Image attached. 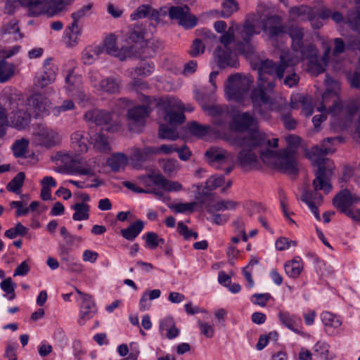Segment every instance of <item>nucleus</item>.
Instances as JSON below:
<instances>
[{
  "instance_id": "f257e3e1",
  "label": "nucleus",
  "mask_w": 360,
  "mask_h": 360,
  "mask_svg": "<svg viewBox=\"0 0 360 360\" xmlns=\"http://www.w3.org/2000/svg\"><path fill=\"white\" fill-rule=\"evenodd\" d=\"M261 30L267 34L269 39L275 41L282 38L285 34V26L282 19L277 15L264 17L257 9L255 13L246 16L242 25H232L229 30L220 37L222 49H231L234 42L235 51L248 55L253 51L252 39L255 35L260 34Z\"/></svg>"
},
{
  "instance_id": "f03ea898",
  "label": "nucleus",
  "mask_w": 360,
  "mask_h": 360,
  "mask_svg": "<svg viewBox=\"0 0 360 360\" xmlns=\"http://www.w3.org/2000/svg\"><path fill=\"white\" fill-rule=\"evenodd\" d=\"M294 65L290 64L288 59L285 61L281 60L280 64H276L269 59L259 60L254 64V68L258 71L259 81L257 88L252 91L250 97L253 108L259 114L263 115L262 112L257 108H261L262 105L271 111L277 112H283L288 108L286 101L283 98L279 97L276 99L271 98V93L275 86V83L270 77L281 79L284 76L285 70Z\"/></svg>"
},
{
  "instance_id": "7ed1b4c3",
  "label": "nucleus",
  "mask_w": 360,
  "mask_h": 360,
  "mask_svg": "<svg viewBox=\"0 0 360 360\" xmlns=\"http://www.w3.org/2000/svg\"><path fill=\"white\" fill-rule=\"evenodd\" d=\"M288 34L291 39V48L295 53L293 56L290 52L281 54L282 61L286 59L291 65H297L300 60H308L309 68L311 72L316 75L325 71L328 65L330 46L328 43H323L325 47L324 53L321 58V62L318 60V51L314 44L307 38H304V30L300 27H291L288 30Z\"/></svg>"
},
{
  "instance_id": "20e7f679",
  "label": "nucleus",
  "mask_w": 360,
  "mask_h": 360,
  "mask_svg": "<svg viewBox=\"0 0 360 360\" xmlns=\"http://www.w3.org/2000/svg\"><path fill=\"white\" fill-rule=\"evenodd\" d=\"M156 105L158 116L166 122L160 124L159 137L162 139L176 140L179 136L177 126L185 121V115L182 113L184 103L177 98L167 96L159 98Z\"/></svg>"
},
{
  "instance_id": "39448f33",
  "label": "nucleus",
  "mask_w": 360,
  "mask_h": 360,
  "mask_svg": "<svg viewBox=\"0 0 360 360\" xmlns=\"http://www.w3.org/2000/svg\"><path fill=\"white\" fill-rule=\"evenodd\" d=\"M336 138L328 137L321 143V146H315L306 151V155L311 161L312 164L317 166L316 178L313 181V186L316 190H323L326 194H328L332 190V185L328 179V175L332 173L330 161L325 156L334 151L333 143Z\"/></svg>"
},
{
  "instance_id": "423d86ee",
  "label": "nucleus",
  "mask_w": 360,
  "mask_h": 360,
  "mask_svg": "<svg viewBox=\"0 0 360 360\" xmlns=\"http://www.w3.org/2000/svg\"><path fill=\"white\" fill-rule=\"evenodd\" d=\"M327 89L322 95V101L317 110L321 112L330 114L333 117L345 118L350 120L358 110V107L354 103H350L343 105L338 98L339 84L331 77L326 79Z\"/></svg>"
},
{
  "instance_id": "0eeeda50",
  "label": "nucleus",
  "mask_w": 360,
  "mask_h": 360,
  "mask_svg": "<svg viewBox=\"0 0 360 360\" xmlns=\"http://www.w3.org/2000/svg\"><path fill=\"white\" fill-rule=\"evenodd\" d=\"M287 148L276 153L270 149L262 153V160L266 164H274L280 170L289 174L297 172V161L295 156V149L300 143V138L295 135H288L285 137Z\"/></svg>"
},
{
  "instance_id": "6e6552de",
  "label": "nucleus",
  "mask_w": 360,
  "mask_h": 360,
  "mask_svg": "<svg viewBox=\"0 0 360 360\" xmlns=\"http://www.w3.org/2000/svg\"><path fill=\"white\" fill-rule=\"evenodd\" d=\"M259 139L252 140V139L240 138L238 136L228 137L229 143L235 146L241 148V150L238 154V162L242 167L252 168L255 166L259 161L258 155L264 151L257 150L261 145L266 143L270 146V141L266 140V137L262 135H258Z\"/></svg>"
},
{
  "instance_id": "1a4fd4ad",
  "label": "nucleus",
  "mask_w": 360,
  "mask_h": 360,
  "mask_svg": "<svg viewBox=\"0 0 360 360\" xmlns=\"http://www.w3.org/2000/svg\"><path fill=\"white\" fill-rule=\"evenodd\" d=\"M254 79L250 75L236 73L230 75L224 84V93L229 101L242 103L248 97Z\"/></svg>"
},
{
  "instance_id": "9d476101",
  "label": "nucleus",
  "mask_w": 360,
  "mask_h": 360,
  "mask_svg": "<svg viewBox=\"0 0 360 360\" xmlns=\"http://www.w3.org/2000/svg\"><path fill=\"white\" fill-rule=\"evenodd\" d=\"M140 100L143 103L142 105L135 106L127 112L129 128L135 132L140 131L145 125L146 118L149 117L153 108H158L156 102L158 101V98L141 95Z\"/></svg>"
},
{
  "instance_id": "9b49d317",
  "label": "nucleus",
  "mask_w": 360,
  "mask_h": 360,
  "mask_svg": "<svg viewBox=\"0 0 360 360\" xmlns=\"http://www.w3.org/2000/svg\"><path fill=\"white\" fill-rule=\"evenodd\" d=\"M229 127L235 132L250 131L248 136H241L236 134L229 137L238 136L240 138L252 139V140L259 139V134L266 137V134L258 129V121L254 114L250 112L234 115L232 117Z\"/></svg>"
},
{
  "instance_id": "f8f14e48",
  "label": "nucleus",
  "mask_w": 360,
  "mask_h": 360,
  "mask_svg": "<svg viewBox=\"0 0 360 360\" xmlns=\"http://www.w3.org/2000/svg\"><path fill=\"white\" fill-rule=\"evenodd\" d=\"M6 108L11 110L8 121L11 127L22 130L28 126L31 120L30 113L28 112V108L20 96H11L7 102Z\"/></svg>"
},
{
  "instance_id": "ddd939ff",
  "label": "nucleus",
  "mask_w": 360,
  "mask_h": 360,
  "mask_svg": "<svg viewBox=\"0 0 360 360\" xmlns=\"http://www.w3.org/2000/svg\"><path fill=\"white\" fill-rule=\"evenodd\" d=\"M218 75V72L213 71L210 74V86H205L201 89L197 90L195 92V97L202 109L207 112L210 115L215 116L221 114L223 111V107L219 105H208L207 102L212 100V96L217 89L216 78Z\"/></svg>"
},
{
  "instance_id": "4468645a",
  "label": "nucleus",
  "mask_w": 360,
  "mask_h": 360,
  "mask_svg": "<svg viewBox=\"0 0 360 360\" xmlns=\"http://www.w3.org/2000/svg\"><path fill=\"white\" fill-rule=\"evenodd\" d=\"M18 2L27 8L30 16H38L46 12L55 14L63 11L66 6L63 0H18Z\"/></svg>"
},
{
  "instance_id": "2eb2a0df",
  "label": "nucleus",
  "mask_w": 360,
  "mask_h": 360,
  "mask_svg": "<svg viewBox=\"0 0 360 360\" xmlns=\"http://www.w3.org/2000/svg\"><path fill=\"white\" fill-rule=\"evenodd\" d=\"M360 198L352 194L348 189L341 190L333 198L334 207L352 221L359 217L360 210L352 208V205L358 203Z\"/></svg>"
},
{
  "instance_id": "dca6fc26",
  "label": "nucleus",
  "mask_w": 360,
  "mask_h": 360,
  "mask_svg": "<svg viewBox=\"0 0 360 360\" xmlns=\"http://www.w3.org/2000/svg\"><path fill=\"white\" fill-rule=\"evenodd\" d=\"M114 112L100 109H93L84 114L86 121L102 126L103 129L110 132L117 131L120 127Z\"/></svg>"
},
{
  "instance_id": "f3484780",
  "label": "nucleus",
  "mask_w": 360,
  "mask_h": 360,
  "mask_svg": "<svg viewBox=\"0 0 360 360\" xmlns=\"http://www.w3.org/2000/svg\"><path fill=\"white\" fill-rule=\"evenodd\" d=\"M209 161L217 167L225 166L226 174H229L235 166V156L233 153L221 148H211L205 153Z\"/></svg>"
},
{
  "instance_id": "a211bd4d",
  "label": "nucleus",
  "mask_w": 360,
  "mask_h": 360,
  "mask_svg": "<svg viewBox=\"0 0 360 360\" xmlns=\"http://www.w3.org/2000/svg\"><path fill=\"white\" fill-rule=\"evenodd\" d=\"M171 19L176 20L185 29H191L197 25V18L190 12L188 6H172L169 10Z\"/></svg>"
},
{
  "instance_id": "6ab92c4d",
  "label": "nucleus",
  "mask_w": 360,
  "mask_h": 360,
  "mask_svg": "<svg viewBox=\"0 0 360 360\" xmlns=\"http://www.w3.org/2000/svg\"><path fill=\"white\" fill-rule=\"evenodd\" d=\"M75 291L79 296L78 300L80 302V319L79 323L84 325L86 320L91 319L96 314L97 307L91 295L84 293L77 288H75Z\"/></svg>"
},
{
  "instance_id": "aec40b11",
  "label": "nucleus",
  "mask_w": 360,
  "mask_h": 360,
  "mask_svg": "<svg viewBox=\"0 0 360 360\" xmlns=\"http://www.w3.org/2000/svg\"><path fill=\"white\" fill-rule=\"evenodd\" d=\"M158 176H161V174L152 171L146 175L139 176L137 181L139 184L145 187L144 190H153V191H150L149 193L155 194L160 200L167 203L171 200L170 197L155 187V186L159 188Z\"/></svg>"
},
{
  "instance_id": "412c9836",
  "label": "nucleus",
  "mask_w": 360,
  "mask_h": 360,
  "mask_svg": "<svg viewBox=\"0 0 360 360\" xmlns=\"http://www.w3.org/2000/svg\"><path fill=\"white\" fill-rule=\"evenodd\" d=\"M40 145L45 147H53L61 141V136L55 129L45 125L39 124L34 132Z\"/></svg>"
},
{
  "instance_id": "4be33fe9",
  "label": "nucleus",
  "mask_w": 360,
  "mask_h": 360,
  "mask_svg": "<svg viewBox=\"0 0 360 360\" xmlns=\"http://www.w3.org/2000/svg\"><path fill=\"white\" fill-rule=\"evenodd\" d=\"M52 58H46L43 63L42 71L34 79L35 85L44 88L52 84L56 77L58 68L52 63Z\"/></svg>"
},
{
  "instance_id": "5701e85b",
  "label": "nucleus",
  "mask_w": 360,
  "mask_h": 360,
  "mask_svg": "<svg viewBox=\"0 0 360 360\" xmlns=\"http://www.w3.org/2000/svg\"><path fill=\"white\" fill-rule=\"evenodd\" d=\"M225 184V179L223 175H212L205 182V188L201 184L194 185L196 188L195 198L198 202H203V199L209 195V192L215 190Z\"/></svg>"
},
{
  "instance_id": "b1692460",
  "label": "nucleus",
  "mask_w": 360,
  "mask_h": 360,
  "mask_svg": "<svg viewBox=\"0 0 360 360\" xmlns=\"http://www.w3.org/2000/svg\"><path fill=\"white\" fill-rule=\"evenodd\" d=\"M309 20L311 26L314 29H319L322 27V23H315L314 12L311 7L307 6H300L290 8L289 10V20L292 22Z\"/></svg>"
},
{
  "instance_id": "393cba45",
  "label": "nucleus",
  "mask_w": 360,
  "mask_h": 360,
  "mask_svg": "<svg viewBox=\"0 0 360 360\" xmlns=\"http://www.w3.org/2000/svg\"><path fill=\"white\" fill-rule=\"evenodd\" d=\"M81 87L82 77L75 75L72 70H70L65 77V89L68 95L81 101H84L85 94Z\"/></svg>"
},
{
  "instance_id": "a878e982",
  "label": "nucleus",
  "mask_w": 360,
  "mask_h": 360,
  "mask_svg": "<svg viewBox=\"0 0 360 360\" xmlns=\"http://www.w3.org/2000/svg\"><path fill=\"white\" fill-rule=\"evenodd\" d=\"M28 105L36 117L47 115L51 108V101L41 94H35L27 99Z\"/></svg>"
},
{
  "instance_id": "bb28decb",
  "label": "nucleus",
  "mask_w": 360,
  "mask_h": 360,
  "mask_svg": "<svg viewBox=\"0 0 360 360\" xmlns=\"http://www.w3.org/2000/svg\"><path fill=\"white\" fill-rule=\"evenodd\" d=\"M236 51H233L231 49H222L217 47L214 51V56L218 66L220 68L226 67L236 68L238 61Z\"/></svg>"
},
{
  "instance_id": "cd10ccee",
  "label": "nucleus",
  "mask_w": 360,
  "mask_h": 360,
  "mask_svg": "<svg viewBox=\"0 0 360 360\" xmlns=\"http://www.w3.org/2000/svg\"><path fill=\"white\" fill-rule=\"evenodd\" d=\"M321 319L328 334L336 335L340 333L342 325V319L340 316L330 311H323L321 314Z\"/></svg>"
},
{
  "instance_id": "c85d7f7f",
  "label": "nucleus",
  "mask_w": 360,
  "mask_h": 360,
  "mask_svg": "<svg viewBox=\"0 0 360 360\" xmlns=\"http://www.w3.org/2000/svg\"><path fill=\"white\" fill-rule=\"evenodd\" d=\"M94 173V165L83 158L74 160L68 165V174L70 175H93Z\"/></svg>"
},
{
  "instance_id": "c756f323",
  "label": "nucleus",
  "mask_w": 360,
  "mask_h": 360,
  "mask_svg": "<svg viewBox=\"0 0 360 360\" xmlns=\"http://www.w3.org/2000/svg\"><path fill=\"white\" fill-rule=\"evenodd\" d=\"M0 37L6 41H14L21 39L23 37L20 32L18 21L12 20L4 24L0 28Z\"/></svg>"
},
{
  "instance_id": "7c9ffc66",
  "label": "nucleus",
  "mask_w": 360,
  "mask_h": 360,
  "mask_svg": "<svg viewBox=\"0 0 360 360\" xmlns=\"http://www.w3.org/2000/svg\"><path fill=\"white\" fill-rule=\"evenodd\" d=\"M103 49L110 55L117 56L120 60H124L131 56V51L129 49H122L119 50L116 46V38L114 34H110L105 38L103 43Z\"/></svg>"
},
{
  "instance_id": "2f4dec72",
  "label": "nucleus",
  "mask_w": 360,
  "mask_h": 360,
  "mask_svg": "<svg viewBox=\"0 0 360 360\" xmlns=\"http://www.w3.org/2000/svg\"><path fill=\"white\" fill-rule=\"evenodd\" d=\"M159 330L161 335H165L169 340H172L180 333V330L175 326V322L172 317L167 316L160 321Z\"/></svg>"
},
{
  "instance_id": "473e14b6",
  "label": "nucleus",
  "mask_w": 360,
  "mask_h": 360,
  "mask_svg": "<svg viewBox=\"0 0 360 360\" xmlns=\"http://www.w3.org/2000/svg\"><path fill=\"white\" fill-rule=\"evenodd\" d=\"M278 316L281 323L286 328L297 334L302 333L298 327L301 322V319L298 316L290 314L287 311H281Z\"/></svg>"
},
{
  "instance_id": "72a5a7b5",
  "label": "nucleus",
  "mask_w": 360,
  "mask_h": 360,
  "mask_svg": "<svg viewBox=\"0 0 360 360\" xmlns=\"http://www.w3.org/2000/svg\"><path fill=\"white\" fill-rule=\"evenodd\" d=\"M121 79L119 77H108L103 79L98 91L114 94L120 92Z\"/></svg>"
},
{
  "instance_id": "f704fd0d",
  "label": "nucleus",
  "mask_w": 360,
  "mask_h": 360,
  "mask_svg": "<svg viewBox=\"0 0 360 360\" xmlns=\"http://www.w3.org/2000/svg\"><path fill=\"white\" fill-rule=\"evenodd\" d=\"M285 274L292 278H297L303 270V262L300 257H295L292 260L285 263Z\"/></svg>"
},
{
  "instance_id": "c9c22d12",
  "label": "nucleus",
  "mask_w": 360,
  "mask_h": 360,
  "mask_svg": "<svg viewBox=\"0 0 360 360\" xmlns=\"http://www.w3.org/2000/svg\"><path fill=\"white\" fill-rule=\"evenodd\" d=\"M72 144L79 153H86L88 150L89 140L84 131H77L71 135Z\"/></svg>"
},
{
  "instance_id": "e433bc0d",
  "label": "nucleus",
  "mask_w": 360,
  "mask_h": 360,
  "mask_svg": "<svg viewBox=\"0 0 360 360\" xmlns=\"http://www.w3.org/2000/svg\"><path fill=\"white\" fill-rule=\"evenodd\" d=\"M239 202L231 200H219L214 202L207 210L208 213H214L216 212L233 211L238 206Z\"/></svg>"
},
{
  "instance_id": "4c0bfd02",
  "label": "nucleus",
  "mask_w": 360,
  "mask_h": 360,
  "mask_svg": "<svg viewBox=\"0 0 360 360\" xmlns=\"http://www.w3.org/2000/svg\"><path fill=\"white\" fill-rule=\"evenodd\" d=\"M108 165L113 172H119L124 169L128 164L127 157L122 153H117L112 154L108 159Z\"/></svg>"
},
{
  "instance_id": "58836bf2",
  "label": "nucleus",
  "mask_w": 360,
  "mask_h": 360,
  "mask_svg": "<svg viewBox=\"0 0 360 360\" xmlns=\"http://www.w3.org/2000/svg\"><path fill=\"white\" fill-rule=\"evenodd\" d=\"M143 227V222L139 220L131 224L127 229H122L120 232L124 238L129 241H133L142 231Z\"/></svg>"
},
{
  "instance_id": "ea45409f",
  "label": "nucleus",
  "mask_w": 360,
  "mask_h": 360,
  "mask_svg": "<svg viewBox=\"0 0 360 360\" xmlns=\"http://www.w3.org/2000/svg\"><path fill=\"white\" fill-rule=\"evenodd\" d=\"M81 32L82 30L79 26V22L72 20V22L66 27L64 32L65 37L68 39L70 46H75L77 43Z\"/></svg>"
},
{
  "instance_id": "a19ab883",
  "label": "nucleus",
  "mask_w": 360,
  "mask_h": 360,
  "mask_svg": "<svg viewBox=\"0 0 360 360\" xmlns=\"http://www.w3.org/2000/svg\"><path fill=\"white\" fill-rule=\"evenodd\" d=\"M358 8L349 10L347 16L349 26L355 31H360V0H355Z\"/></svg>"
},
{
  "instance_id": "79ce46f5",
  "label": "nucleus",
  "mask_w": 360,
  "mask_h": 360,
  "mask_svg": "<svg viewBox=\"0 0 360 360\" xmlns=\"http://www.w3.org/2000/svg\"><path fill=\"white\" fill-rule=\"evenodd\" d=\"M89 144H92L94 148L103 153H108L110 150V147L108 141V137L101 134H96L90 137Z\"/></svg>"
},
{
  "instance_id": "37998d69",
  "label": "nucleus",
  "mask_w": 360,
  "mask_h": 360,
  "mask_svg": "<svg viewBox=\"0 0 360 360\" xmlns=\"http://www.w3.org/2000/svg\"><path fill=\"white\" fill-rule=\"evenodd\" d=\"M72 209L75 210L72 219L75 221L86 220L89 217L90 206L84 202H77L72 206Z\"/></svg>"
},
{
  "instance_id": "c03bdc74",
  "label": "nucleus",
  "mask_w": 360,
  "mask_h": 360,
  "mask_svg": "<svg viewBox=\"0 0 360 360\" xmlns=\"http://www.w3.org/2000/svg\"><path fill=\"white\" fill-rule=\"evenodd\" d=\"M159 188L167 192H177L182 190V185L178 181H169L162 174L158 176Z\"/></svg>"
},
{
  "instance_id": "a18cd8bd",
  "label": "nucleus",
  "mask_w": 360,
  "mask_h": 360,
  "mask_svg": "<svg viewBox=\"0 0 360 360\" xmlns=\"http://www.w3.org/2000/svg\"><path fill=\"white\" fill-rule=\"evenodd\" d=\"M25 179V173L22 172H18L8 184L6 186L7 190L16 194H19L20 193V188L23 186Z\"/></svg>"
},
{
  "instance_id": "49530a36",
  "label": "nucleus",
  "mask_w": 360,
  "mask_h": 360,
  "mask_svg": "<svg viewBox=\"0 0 360 360\" xmlns=\"http://www.w3.org/2000/svg\"><path fill=\"white\" fill-rule=\"evenodd\" d=\"M29 146V141L25 139L17 140L12 145L11 150L16 158H22L25 155Z\"/></svg>"
},
{
  "instance_id": "de8ad7c7",
  "label": "nucleus",
  "mask_w": 360,
  "mask_h": 360,
  "mask_svg": "<svg viewBox=\"0 0 360 360\" xmlns=\"http://www.w3.org/2000/svg\"><path fill=\"white\" fill-rule=\"evenodd\" d=\"M150 155H155L153 153V147L135 148L133 150L131 159L138 162H143L148 159Z\"/></svg>"
},
{
  "instance_id": "09e8293b",
  "label": "nucleus",
  "mask_w": 360,
  "mask_h": 360,
  "mask_svg": "<svg viewBox=\"0 0 360 360\" xmlns=\"http://www.w3.org/2000/svg\"><path fill=\"white\" fill-rule=\"evenodd\" d=\"M238 9V5L235 0H224L221 4V16L229 18Z\"/></svg>"
},
{
  "instance_id": "8fccbe9b",
  "label": "nucleus",
  "mask_w": 360,
  "mask_h": 360,
  "mask_svg": "<svg viewBox=\"0 0 360 360\" xmlns=\"http://www.w3.org/2000/svg\"><path fill=\"white\" fill-rule=\"evenodd\" d=\"M14 74V68L11 64L4 60L0 61V82L8 81Z\"/></svg>"
},
{
  "instance_id": "3c124183",
  "label": "nucleus",
  "mask_w": 360,
  "mask_h": 360,
  "mask_svg": "<svg viewBox=\"0 0 360 360\" xmlns=\"http://www.w3.org/2000/svg\"><path fill=\"white\" fill-rule=\"evenodd\" d=\"M15 284L11 278L4 280L0 284L1 290L6 292L5 297L9 300H13L15 297Z\"/></svg>"
},
{
  "instance_id": "603ef678",
  "label": "nucleus",
  "mask_w": 360,
  "mask_h": 360,
  "mask_svg": "<svg viewBox=\"0 0 360 360\" xmlns=\"http://www.w3.org/2000/svg\"><path fill=\"white\" fill-rule=\"evenodd\" d=\"M160 165L164 172L167 175H172L179 169L178 161L174 159L163 160L161 162Z\"/></svg>"
},
{
  "instance_id": "864d4df0",
  "label": "nucleus",
  "mask_w": 360,
  "mask_h": 360,
  "mask_svg": "<svg viewBox=\"0 0 360 360\" xmlns=\"http://www.w3.org/2000/svg\"><path fill=\"white\" fill-rule=\"evenodd\" d=\"M270 293H255L250 297V301L252 304L264 307L266 305L267 302L272 299Z\"/></svg>"
},
{
  "instance_id": "5fc2aeb1",
  "label": "nucleus",
  "mask_w": 360,
  "mask_h": 360,
  "mask_svg": "<svg viewBox=\"0 0 360 360\" xmlns=\"http://www.w3.org/2000/svg\"><path fill=\"white\" fill-rule=\"evenodd\" d=\"M8 126H10V123L8 119L6 108L0 104V139L6 135Z\"/></svg>"
},
{
  "instance_id": "6e6d98bb",
  "label": "nucleus",
  "mask_w": 360,
  "mask_h": 360,
  "mask_svg": "<svg viewBox=\"0 0 360 360\" xmlns=\"http://www.w3.org/2000/svg\"><path fill=\"white\" fill-rule=\"evenodd\" d=\"M155 70L153 63H143L134 69L135 73L139 76L148 77Z\"/></svg>"
},
{
  "instance_id": "4d7b16f0",
  "label": "nucleus",
  "mask_w": 360,
  "mask_h": 360,
  "mask_svg": "<svg viewBox=\"0 0 360 360\" xmlns=\"http://www.w3.org/2000/svg\"><path fill=\"white\" fill-rule=\"evenodd\" d=\"M92 6V4H89L82 7L77 11L72 13L71 15L72 20L79 22L81 20L89 16L91 14Z\"/></svg>"
},
{
  "instance_id": "13d9d810",
  "label": "nucleus",
  "mask_w": 360,
  "mask_h": 360,
  "mask_svg": "<svg viewBox=\"0 0 360 360\" xmlns=\"http://www.w3.org/2000/svg\"><path fill=\"white\" fill-rule=\"evenodd\" d=\"M151 11V7L148 5H141L130 15L131 20H136L149 15Z\"/></svg>"
},
{
  "instance_id": "bf43d9fd",
  "label": "nucleus",
  "mask_w": 360,
  "mask_h": 360,
  "mask_svg": "<svg viewBox=\"0 0 360 360\" xmlns=\"http://www.w3.org/2000/svg\"><path fill=\"white\" fill-rule=\"evenodd\" d=\"M75 106L72 100H65L60 105L53 108L51 112L54 116L58 117L62 112L74 109Z\"/></svg>"
},
{
  "instance_id": "052dcab7",
  "label": "nucleus",
  "mask_w": 360,
  "mask_h": 360,
  "mask_svg": "<svg viewBox=\"0 0 360 360\" xmlns=\"http://www.w3.org/2000/svg\"><path fill=\"white\" fill-rule=\"evenodd\" d=\"M188 129L193 134L198 137H202L208 132L209 127L202 126L196 122H193L189 124Z\"/></svg>"
},
{
  "instance_id": "680f3d73",
  "label": "nucleus",
  "mask_w": 360,
  "mask_h": 360,
  "mask_svg": "<svg viewBox=\"0 0 360 360\" xmlns=\"http://www.w3.org/2000/svg\"><path fill=\"white\" fill-rule=\"evenodd\" d=\"M198 326L202 335H205L207 338H212L214 337L215 330L213 324H211L209 322L198 321Z\"/></svg>"
},
{
  "instance_id": "e2e57ef3",
  "label": "nucleus",
  "mask_w": 360,
  "mask_h": 360,
  "mask_svg": "<svg viewBox=\"0 0 360 360\" xmlns=\"http://www.w3.org/2000/svg\"><path fill=\"white\" fill-rule=\"evenodd\" d=\"M197 206L196 202H181L178 203L172 207L175 212L176 213H185L186 212H193Z\"/></svg>"
},
{
  "instance_id": "0e129e2a",
  "label": "nucleus",
  "mask_w": 360,
  "mask_h": 360,
  "mask_svg": "<svg viewBox=\"0 0 360 360\" xmlns=\"http://www.w3.org/2000/svg\"><path fill=\"white\" fill-rule=\"evenodd\" d=\"M234 232L236 235L241 236L242 240L247 241L248 236L245 233V223L241 219H237L232 223Z\"/></svg>"
},
{
  "instance_id": "69168bd1",
  "label": "nucleus",
  "mask_w": 360,
  "mask_h": 360,
  "mask_svg": "<svg viewBox=\"0 0 360 360\" xmlns=\"http://www.w3.org/2000/svg\"><path fill=\"white\" fill-rule=\"evenodd\" d=\"M54 160L64 165V169L68 174V165H70L75 159L69 153L58 152L56 154Z\"/></svg>"
},
{
  "instance_id": "338daca9",
  "label": "nucleus",
  "mask_w": 360,
  "mask_h": 360,
  "mask_svg": "<svg viewBox=\"0 0 360 360\" xmlns=\"http://www.w3.org/2000/svg\"><path fill=\"white\" fill-rule=\"evenodd\" d=\"M178 231L179 233L182 235L185 239L188 240L191 238H193L194 239H197L198 238V234L197 232L193 231L190 230L187 226H186L182 221L178 223Z\"/></svg>"
},
{
  "instance_id": "774afa93",
  "label": "nucleus",
  "mask_w": 360,
  "mask_h": 360,
  "mask_svg": "<svg viewBox=\"0 0 360 360\" xmlns=\"http://www.w3.org/2000/svg\"><path fill=\"white\" fill-rule=\"evenodd\" d=\"M143 238L146 240L147 246L154 250L158 246V235L155 232H148L143 236Z\"/></svg>"
}]
</instances>
